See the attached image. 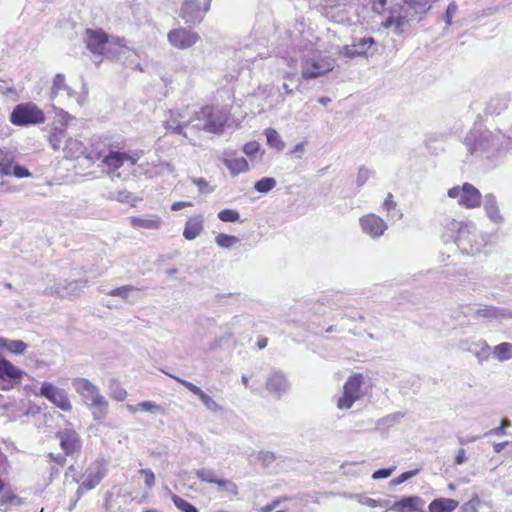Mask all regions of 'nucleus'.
Returning a JSON list of instances; mask_svg holds the SVG:
<instances>
[{"instance_id": "1", "label": "nucleus", "mask_w": 512, "mask_h": 512, "mask_svg": "<svg viewBox=\"0 0 512 512\" xmlns=\"http://www.w3.org/2000/svg\"><path fill=\"white\" fill-rule=\"evenodd\" d=\"M509 142L499 130L491 131L473 128L465 137L464 144L471 154L490 158L496 155Z\"/></svg>"}, {"instance_id": "2", "label": "nucleus", "mask_w": 512, "mask_h": 512, "mask_svg": "<svg viewBox=\"0 0 512 512\" xmlns=\"http://www.w3.org/2000/svg\"><path fill=\"white\" fill-rule=\"evenodd\" d=\"M72 386L80 394L84 402L91 409H94L92 415L95 420H101L106 417L109 403L96 385L86 378H75L72 380Z\"/></svg>"}, {"instance_id": "3", "label": "nucleus", "mask_w": 512, "mask_h": 512, "mask_svg": "<svg viewBox=\"0 0 512 512\" xmlns=\"http://www.w3.org/2000/svg\"><path fill=\"white\" fill-rule=\"evenodd\" d=\"M450 224L452 229L457 230L454 241L462 253L476 255L481 252L486 243H483V240L479 239L477 229L474 226L454 220Z\"/></svg>"}, {"instance_id": "4", "label": "nucleus", "mask_w": 512, "mask_h": 512, "mask_svg": "<svg viewBox=\"0 0 512 512\" xmlns=\"http://www.w3.org/2000/svg\"><path fill=\"white\" fill-rule=\"evenodd\" d=\"M189 126L195 130H203L209 133H221L224 128V120L220 114H215L211 106H205L198 112H191Z\"/></svg>"}, {"instance_id": "5", "label": "nucleus", "mask_w": 512, "mask_h": 512, "mask_svg": "<svg viewBox=\"0 0 512 512\" xmlns=\"http://www.w3.org/2000/svg\"><path fill=\"white\" fill-rule=\"evenodd\" d=\"M10 121L18 126L41 124L45 121V115L35 104L31 102L22 103L14 107L10 115Z\"/></svg>"}, {"instance_id": "6", "label": "nucleus", "mask_w": 512, "mask_h": 512, "mask_svg": "<svg viewBox=\"0 0 512 512\" xmlns=\"http://www.w3.org/2000/svg\"><path fill=\"white\" fill-rule=\"evenodd\" d=\"M334 69V60L329 57L306 58L301 63V77L305 80L321 77Z\"/></svg>"}, {"instance_id": "7", "label": "nucleus", "mask_w": 512, "mask_h": 512, "mask_svg": "<svg viewBox=\"0 0 512 512\" xmlns=\"http://www.w3.org/2000/svg\"><path fill=\"white\" fill-rule=\"evenodd\" d=\"M447 194L450 198H458V204L468 209L479 207L481 204V193L470 183L452 187Z\"/></svg>"}, {"instance_id": "8", "label": "nucleus", "mask_w": 512, "mask_h": 512, "mask_svg": "<svg viewBox=\"0 0 512 512\" xmlns=\"http://www.w3.org/2000/svg\"><path fill=\"white\" fill-rule=\"evenodd\" d=\"M37 395L46 398L64 412L72 410V404L67 392L50 382H43Z\"/></svg>"}, {"instance_id": "9", "label": "nucleus", "mask_w": 512, "mask_h": 512, "mask_svg": "<svg viewBox=\"0 0 512 512\" xmlns=\"http://www.w3.org/2000/svg\"><path fill=\"white\" fill-rule=\"evenodd\" d=\"M363 376L354 374L348 378L343 388V395L338 399L337 407L339 409H349L354 402L361 397V386Z\"/></svg>"}, {"instance_id": "10", "label": "nucleus", "mask_w": 512, "mask_h": 512, "mask_svg": "<svg viewBox=\"0 0 512 512\" xmlns=\"http://www.w3.org/2000/svg\"><path fill=\"white\" fill-rule=\"evenodd\" d=\"M211 0H184L180 17L186 24H198L209 9Z\"/></svg>"}, {"instance_id": "11", "label": "nucleus", "mask_w": 512, "mask_h": 512, "mask_svg": "<svg viewBox=\"0 0 512 512\" xmlns=\"http://www.w3.org/2000/svg\"><path fill=\"white\" fill-rule=\"evenodd\" d=\"M191 111L188 107L183 109H171L165 114L163 125L167 130L186 137L183 129L189 126Z\"/></svg>"}, {"instance_id": "12", "label": "nucleus", "mask_w": 512, "mask_h": 512, "mask_svg": "<svg viewBox=\"0 0 512 512\" xmlns=\"http://www.w3.org/2000/svg\"><path fill=\"white\" fill-rule=\"evenodd\" d=\"M88 284L87 280L61 281L47 287L45 295H59L60 297H77L83 292Z\"/></svg>"}, {"instance_id": "13", "label": "nucleus", "mask_w": 512, "mask_h": 512, "mask_svg": "<svg viewBox=\"0 0 512 512\" xmlns=\"http://www.w3.org/2000/svg\"><path fill=\"white\" fill-rule=\"evenodd\" d=\"M167 39L173 47L184 50L195 45L200 40V36L189 29L176 28L169 31Z\"/></svg>"}, {"instance_id": "14", "label": "nucleus", "mask_w": 512, "mask_h": 512, "mask_svg": "<svg viewBox=\"0 0 512 512\" xmlns=\"http://www.w3.org/2000/svg\"><path fill=\"white\" fill-rule=\"evenodd\" d=\"M24 372L5 358H0V385L9 390L21 382Z\"/></svg>"}, {"instance_id": "15", "label": "nucleus", "mask_w": 512, "mask_h": 512, "mask_svg": "<svg viewBox=\"0 0 512 512\" xmlns=\"http://www.w3.org/2000/svg\"><path fill=\"white\" fill-rule=\"evenodd\" d=\"M359 224L363 233L371 238L381 237L388 229V225L380 216L370 213L359 218Z\"/></svg>"}, {"instance_id": "16", "label": "nucleus", "mask_w": 512, "mask_h": 512, "mask_svg": "<svg viewBox=\"0 0 512 512\" xmlns=\"http://www.w3.org/2000/svg\"><path fill=\"white\" fill-rule=\"evenodd\" d=\"M121 148L122 146L119 142H108V152L102 160V163L107 168L108 173H114L124 165V152L120 151Z\"/></svg>"}, {"instance_id": "17", "label": "nucleus", "mask_w": 512, "mask_h": 512, "mask_svg": "<svg viewBox=\"0 0 512 512\" xmlns=\"http://www.w3.org/2000/svg\"><path fill=\"white\" fill-rule=\"evenodd\" d=\"M57 437L60 440V446L65 452V455H72L80 451L82 447V441L75 430L71 428H65L64 430L57 433Z\"/></svg>"}, {"instance_id": "18", "label": "nucleus", "mask_w": 512, "mask_h": 512, "mask_svg": "<svg viewBox=\"0 0 512 512\" xmlns=\"http://www.w3.org/2000/svg\"><path fill=\"white\" fill-rule=\"evenodd\" d=\"M413 12L403 6L401 12L397 16L389 17L384 23V27H394V31L398 34L402 33L410 21L418 19V16H412Z\"/></svg>"}, {"instance_id": "19", "label": "nucleus", "mask_w": 512, "mask_h": 512, "mask_svg": "<svg viewBox=\"0 0 512 512\" xmlns=\"http://www.w3.org/2000/svg\"><path fill=\"white\" fill-rule=\"evenodd\" d=\"M86 45L87 48L94 54H101L104 46L108 41L107 35L101 30L86 31Z\"/></svg>"}, {"instance_id": "20", "label": "nucleus", "mask_w": 512, "mask_h": 512, "mask_svg": "<svg viewBox=\"0 0 512 512\" xmlns=\"http://www.w3.org/2000/svg\"><path fill=\"white\" fill-rule=\"evenodd\" d=\"M266 388L270 393L280 398L282 394L288 391L289 383L283 374L275 372L267 378Z\"/></svg>"}, {"instance_id": "21", "label": "nucleus", "mask_w": 512, "mask_h": 512, "mask_svg": "<svg viewBox=\"0 0 512 512\" xmlns=\"http://www.w3.org/2000/svg\"><path fill=\"white\" fill-rule=\"evenodd\" d=\"M62 92H65L66 98L68 100L74 97L76 94V92L66 84L64 74L58 73L53 78L50 91L51 100H55L56 98L61 97Z\"/></svg>"}, {"instance_id": "22", "label": "nucleus", "mask_w": 512, "mask_h": 512, "mask_svg": "<svg viewBox=\"0 0 512 512\" xmlns=\"http://www.w3.org/2000/svg\"><path fill=\"white\" fill-rule=\"evenodd\" d=\"M424 501L419 496H408L403 497L399 501L395 502L385 512H407L414 510L417 506H423Z\"/></svg>"}, {"instance_id": "23", "label": "nucleus", "mask_w": 512, "mask_h": 512, "mask_svg": "<svg viewBox=\"0 0 512 512\" xmlns=\"http://www.w3.org/2000/svg\"><path fill=\"white\" fill-rule=\"evenodd\" d=\"M475 317L493 319L498 317L512 318V310L484 305L475 310Z\"/></svg>"}, {"instance_id": "24", "label": "nucleus", "mask_w": 512, "mask_h": 512, "mask_svg": "<svg viewBox=\"0 0 512 512\" xmlns=\"http://www.w3.org/2000/svg\"><path fill=\"white\" fill-rule=\"evenodd\" d=\"M125 407L131 414H135L138 411L146 412V413L154 414V415H156V414L165 415L166 414L163 406H161L153 401H150V400L139 402L136 405L126 404Z\"/></svg>"}, {"instance_id": "25", "label": "nucleus", "mask_w": 512, "mask_h": 512, "mask_svg": "<svg viewBox=\"0 0 512 512\" xmlns=\"http://www.w3.org/2000/svg\"><path fill=\"white\" fill-rule=\"evenodd\" d=\"M66 158H79L87 154L85 145L78 139L67 138L63 147Z\"/></svg>"}, {"instance_id": "26", "label": "nucleus", "mask_w": 512, "mask_h": 512, "mask_svg": "<svg viewBox=\"0 0 512 512\" xmlns=\"http://www.w3.org/2000/svg\"><path fill=\"white\" fill-rule=\"evenodd\" d=\"M484 209L491 221L497 224L503 222V217L500 213L496 198L493 194H486L484 196Z\"/></svg>"}, {"instance_id": "27", "label": "nucleus", "mask_w": 512, "mask_h": 512, "mask_svg": "<svg viewBox=\"0 0 512 512\" xmlns=\"http://www.w3.org/2000/svg\"><path fill=\"white\" fill-rule=\"evenodd\" d=\"M203 230V218L201 216L191 217L187 220L183 236L187 240H194Z\"/></svg>"}, {"instance_id": "28", "label": "nucleus", "mask_w": 512, "mask_h": 512, "mask_svg": "<svg viewBox=\"0 0 512 512\" xmlns=\"http://www.w3.org/2000/svg\"><path fill=\"white\" fill-rule=\"evenodd\" d=\"M510 95L508 93L497 94L490 99L487 104V112L490 114H500L508 107Z\"/></svg>"}, {"instance_id": "29", "label": "nucleus", "mask_w": 512, "mask_h": 512, "mask_svg": "<svg viewBox=\"0 0 512 512\" xmlns=\"http://www.w3.org/2000/svg\"><path fill=\"white\" fill-rule=\"evenodd\" d=\"M465 350L472 353L477 358L479 364L487 361L490 356V347L483 340L471 343Z\"/></svg>"}, {"instance_id": "30", "label": "nucleus", "mask_w": 512, "mask_h": 512, "mask_svg": "<svg viewBox=\"0 0 512 512\" xmlns=\"http://www.w3.org/2000/svg\"><path fill=\"white\" fill-rule=\"evenodd\" d=\"M436 0H404V6L413 12L412 16H418L419 19L422 15L426 14L432 7Z\"/></svg>"}, {"instance_id": "31", "label": "nucleus", "mask_w": 512, "mask_h": 512, "mask_svg": "<svg viewBox=\"0 0 512 512\" xmlns=\"http://www.w3.org/2000/svg\"><path fill=\"white\" fill-rule=\"evenodd\" d=\"M459 505V502L450 498H437L429 504L430 512H452Z\"/></svg>"}, {"instance_id": "32", "label": "nucleus", "mask_w": 512, "mask_h": 512, "mask_svg": "<svg viewBox=\"0 0 512 512\" xmlns=\"http://www.w3.org/2000/svg\"><path fill=\"white\" fill-rule=\"evenodd\" d=\"M109 141H112V139L106 137L103 141L93 142L91 151L86 154V159L90 161L103 160L105 154L108 152Z\"/></svg>"}, {"instance_id": "33", "label": "nucleus", "mask_w": 512, "mask_h": 512, "mask_svg": "<svg viewBox=\"0 0 512 512\" xmlns=\"http://www.w3.org/2000/svg\"><path fill=\"white\" fill-rule=\"evenodd\" d=\"M226 168L233 176L248 172L250 169L248 161L243 157L226 158Z\"/></svg>"}, {"instance_id": "34", "label": "nucleus", "mask_w": 512, "mask_h": 512, "mask_svg": "<svg viewBox=\"0 0 512 512\" xmlns=\"http://www.w3.org/2000/svg\"><path fill=\"white\" fill-rule=\"evenodd\" d=\"M130 223L134 228L156 230L161 226V219L158 216H152L149 218L130 217Z\"/></svg>"}, {"instance_id": "35", "label": "nucleus", "mask_w": 512, "mask_h": 512, "mask_svg": "<svg viewBox=\"0 0 512 512\" xmlns=\"http://www.w3.org/2000/svg\"><path fill=\"white\" fill-rule=\"evenodd\" d=\"M0 348H5L11 353L22 355L24 354L27 344L21 340H10L6 338H0Z\"/></svg>"}, {"instance_id": "36", "label": "nucleus", "mask_w": 512, "mask_h": 512, "mask_svg": "<svg viewBox=\"0 0 512 512\" xmlns=\"http://www.w3.org/2000/svg\"><path fill=\"white\" fill-rule=\"evenodd\" d=\"M108 390H109V396L117 401V402H123L127 396V391L122 387L120 382L116 379L110 380L108 384Z\"/></svg>"}, {"instance_id": "37", "label": "nucleus", "mask_w": 512, "mask_h": 512, "mask_svg": "<svg viewBox=\"0 0 512 512\" xmlns=\"http://www.w3.org/2000/svg\"><path fill=\"white\" fill-rule=\"evenodd\" d=\"M494 357L500 361H506L512 358V344L508 342H503L496 345L493 349Z\"/></svg>"}, {"instance_id": "38", "label": "nucleus", "mask_w": 512, "mask_h": 512, "mask_svg": "<svg viewBox=\"0 0 512 512\" xmlns=\"http://www.w3.org/2000/svg\"><path fill=\"white\" fill-rule=\"evenodd\" d=\"M265 135H266V139H267V144L270 147L275 148L278 151H282L284 149L285 143L282 141L279 133L275 129H273V128L266 129Z\"/></svg>"}, {"instance_id": "39", "label": "nucleus", "mask_w": 512, "mask_h": 512, "mask_svg": "<svg viewBox=\"0 0 512 512\" xmlns=\"http://www.w3.org/2000/svg\"><path fill=\"white\" fill-rule=\"evenodd\" d=\"M196 475L203 482L215 483L219 486L224 485V480L218 478L211 469H208V468L198 469L196 471Z\"/></svg>"}, {"instance_id": "40", "label": "nucleus", "mask_w": 512, "mask_h": 512, "mask_svg": "<svg viewBox=\"0 0 512 512\" xmlns=\"http://www.w3.org/2000/svg\"><path fill=\"white\" fill-rule=\"evenodd\" d=\"M353 42L354 46H356L357 52L359 53V57L366 56L370 47L375 44L373 37L355 38Z\"/></svg>"}, {"instance_id": "41", "label": "nucleus", "mask_w": 512, "mask_h": 512, "mask_svg": "<svg viewBox=\"0 0 512 512\" xmlns=\"http://www.w3.org/2000/svg\"><path fill=\"white\" fill-rule=\"evenodd\" d=\"M66 132L64 129L55 128L49 136V143L57 151L61 148L62 142L66 141Z\"/></svg>"}, {"instance_id": "42", "label": "nucleus", "mask_w": 512, "mask_h": 512, "mask_svg": "<svg viewBox=\"0 0 512 512\" xmlns=\"http://www.w3.org/2000/svg\"><path fill=\"white\" fill-rule=\"evenodd\" d=\"M139 290L137 287L132 285H124L110 290L107 294L110 296L121 297L124 301L128 302L131 292Z\"/></svg>"}, {"instance_id": "43", "label": "nucleus", "mask_w": 512, "mask_h": 512, "mask_svg": "<svg viewBox=\"0 0 512 512\" xmlns=\"http://www.w3.org/2000/svg\"><path fill=\"white\" fill-rule=\"evenodd\" d=\"M276 186V180L272 177H264L254 184V189L259 193H268Z\"/></svg>"}, {"instance_id": "44", "label": "nucleus", "mask_w": 512, "mask_h": 512, "mask_svg": "<svg viewBox=\"0 0 512 512\" xmlns=\"http://www.w3.org/2000/svg\"><path fill=\"white\" fill-rule=\"evenodd\" d=\"M174 505L181 511V512H198L197 508L192 505L191 503L187 502L183 498H181L178 495H172L171 497Z\"/></svg>"}, {"instance_id": "45", "label": "nucleus", "mask_w": 512, "mask_h": 512, "mask_svg": "<svg viewBox=\"0 0 512 512\" xmlns=\"http://www.w3.org/2000/svg\"><path fill=\"white\" fill-rule=\"evenodd\" d=\"M109 199L116 200L121 203H129L132 199V194L127 190H119L116 192H111Z\"/></svg>"}, {"instance_id": "46", "label": "nucleus", "mask_w": 512, "mask_h": 512, "mask_svg": "<svg viewBox=\"0 0 512 512\" xmlns=\"http://www.w3.org/2000/svg\"><path fill=\"white\" fill-rule=\"evenodd\" d=\"M419 471H420L419 469H414V470L404 472L401 475H399L398 477L391 480L390 484L393 486L400 485V484L404 483L405 481L411 479L412 477L416 476L419 473Z\"/></svg>"}, {"instance_id": "47", "label": "nucleus", "mask_w": 512, "mask_h": 512, "mask_svg": "<svg viewBox=\"0 0 512 512\" xmlns=\"http://www.w3.org/2000/svg\"><path fill=\"white\" fill-rule=\"evenodd\" d=\"M259 150L260 145L256 141L248 142L243 147V152L250 158L251 161H253Z\"/></svg>"}, {"instance_id": "48", "label": "nucleus", "mask_w": 512, "mask_h": 512, "mask_svg": "<svg viewBox=\"0 0 512 512\" xmlns=\"http://www.w3.org/2000/svg\"><path fill=\"white\" fill-rule=\"evenodd\" d=\"M193 184L198 187V190L202 194H208L213 191V187L204 178H191Z\"/></svg>"}, {"instance_id": "49", "label": "nucleus", "mask_w": 512, "mask_h": 512, "mask_svg": "<svg viewBox=\"0 0 512 512\" xmlns=\"http://www.w3.org/2000/svg\"><path fill=\"white\" fill-rule=\"evenodd\" d=\"M276 459V456L271 451H261L258 454V460L262 463L263 466L268 467L271 465Z\"/></svg>"}, {"instance_id": "50", "label": "nucleus", "mask_w": 512, "mask_h": 512, "mask_svg": "<svg viewBox=\"0 0 512 512\" xmlns=\"http://www.w3.org/2000/svg\"><path fill=\"white\" fill-rule=\"evenodd\" d=\"M169 376L172 377L173 379H175L177 382L184 385L189 391H191L193 394L197 395L198 397L202 394L203 391L198 386L194 385L193 383L186 381L184 379H181L179 377H176L174 375H171V374H169Z\"/></svg>"}, {"instance_id": "51", "label": "nucleus", "mask_w": 512, "mask_h": 512, "mask_svg": "<svg viewBox=\"0 0 512 512\" xmlns=\"http://www.w3.org/2000/svg\"><path fill=\"white\" fill-rule=\"evenodd\" d=\"M457 12H458L457 4L455 2H451L448 5L445 15H444V20H445V23L447 26H450L452 24V19L457 14Z\"/></svg>"}, {"instance_id": "52", "label": "nucleus", "mask_w": 512, "mask_h": 512, "mask_svg": "<svg viewBox=\"0 0 512 512\" xmlns=\"http://www.w3.org/2000/svg\"><path fill=\"white\" fill-rule=\"evenodd\" d=\"M372 175V172L365 168V167H360L359 170H358V174H357V179H356V183L358 186H363L366 181L370 178V176Z\"/></svg>"}, {"instance_id": "53", "label": "nucleus", "mask_w": 512, "mask_h": 512, "mask_svg": "<svg viewBox=\"0 0 512 512\" xmlns=\"http://www.w3.org/2000/svg\"><path fill=\"white\" fill-rule=\"evenodd\" d=\"M101 481V475L100 476H94L93 475V471H90L88 476H87V479H85L82 483V485L86 488V489H92L94 488L96 485H98Z\"/></svg>"}, {"instance_id": "54", "label": "nucleus", "mask_w": 512, "mask_h": 512, "mask_svg": "<svg viewBox=\"0 0 512 512\" xmlns=\"http://www.w3.org/2000/svg\"><path fill=\"white\" fill-rule=\"evenodd\" d=\"M139 473L144 476L145 485L147 488H152L155 484V475L150 469H141Z\"/></svg>"}, {"instance_id": "55", "label": "nucleus", "mask_w": 512, "mask_h": 512, "mask_svg": "<svg viewBox=\"0 0 512 512\" xmlns=\"http://www.w3.org/2000/svg\"><path fill=\"white\" fill-rule=\"evenodd\" d=\"M15 164L12 163V161L1 158L0 159V174L4 175H12L13 167Z\"/></svg>"}, {"instance_id": "56", "label": "nucleus", "mask_w": 512, "mask_h": 512, "mask_svg": "<svg viewBox=\"0 0 512 512\" xmlns=\"http://www.w3.org/2000/svg\"><path fill=\"white\" fill-rule=\"evenodd\" d=\"M55 112L57 113V116H58V121L62 124V125H68L69 124V121L73 119V116H71L69 113H67L66 111H64L63 109H59L57 107H55L54 105L51 106Z\"/></svg>"}, {"instance_id": "57", "label": "nucleus", "mask_w": 512, "mask_h": 512, "mask_svg": "<svg viewBox=\"0 0 512 512\" xmlns=\"http://www.w3.org/2000/svg\"><path fill=\"white\" fill-rule=\"evenodd\" d=\"M394 470L395 467L379 469L372 474V478L374 480L386 479L392 474Z\"/></svg>"}, {"instance_id": "58", "label": "nucleus", "mask_w": 512, "mask_h": 512, "mask_svg": "<svg viewBox=\"0 0 512 512\" xmlns=\"http://www.w3.org/2000/svg\"><path fill=\"white\" fill-rule=\"evenodd\" d=\"M141 157L140 151L124 152V162H129L131 166H134Z\"/></svg>"}, {"instance_id": "59", "label": "nucleus", "mask_w": 512, "mask_h": 512, "mask_svg": "<svg viewBox=\"0 0 512 512\" xmlns=\"http://www.w3.org/2000/svg\"><path fill=\"white\" fill-rule=\"evenodd\" d=\"M340 53L348 58L359 57V53L356 50V46H354V42L350 45L343 46Z\"/></svg>"}, {"instance_id": "60", "label": "nucleus", "mask_w": 512, "mask_h": 512, "mask_svg": "<svg viewBox=\"0 0 512 512\" xmlns=\"http://www.w3.org/2000/svg\"><path fill=\"white\" fill-rule=\"evenodd\" d=\"M199 399L209 410H216L218 407L216 402L204 392H202V394L199 396Z\"/></svg>"}, {"instance_id": "61", "label": "nucleus", "mask_w": 512, "mask_h": 512, "mask_svg": "<svg viewBox=\"0 0 512 512\" xmlns=\"http://www.w3.org/2000/svg\"><path fill=\"white\" fill-rule=\"evenodd\" d=\"M12 175H14L17 178H25L29 177L31 173L25 167L15 164L13 167Z\"/></svg>"}, {"instance_id": "62", "label": "nucleus", "mask_w": 512, "mask_h": 512, "mask_svg": "<svg viewBox=\"0 0 512 512\" xmlns=\"http://www.w3.org/2000/svg\"><path fill=\"white\" fill-rule=\"evenodd\" d=\"M287 498H277L273 500L271 503H268L267 505L261 507L259 509V512H272L276 507L280 505L282 500H286Z\"/></svg>"}, {"instance_id": "63", "label": "nucleus", "mask_w": 512, "mask_h": 512, "mask_svg": "<svg viewBox=\"0 0 512 512\" xmlns=\"http://www.w3.org/2000/svg\"><path fill=\"white\" fill-rule=\"evenodd\" d=\"M397 203L393 200V195L391 193H388L382 207L386 209L387 211H390L396 207Z\"/></svg>"}, {"instance_id": "64", "label": "nucleus", "mask_w": 512, "mask_h": 512, "mask_svg": "<svg viewBox=\"0 0 512 512\" xmlns=\"http://www.w3.org/2000/svg\"><path fill=\"white\" fill-rule=\"evenodd\" d=\"M225 219H226V222L238 221L240 219V215H239L238 211H236V210L226 209Z\"/></svg>"}]
</instances>
